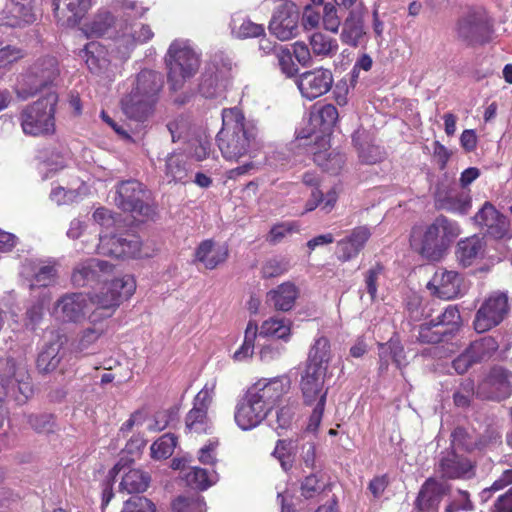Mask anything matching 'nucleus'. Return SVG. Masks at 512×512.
<instances>
[{
	"label": "nucleus",
	"mask_w": 512,
	"mask_h": 512,
	"mask_svg": "<svg viewBox=\"0 0 512 512\" xmlns=\"http://www.w3.org/2000/svg\"><path fill=\"white\" fill-rule=\"evenodd\" d=\"M333 74L329 69L317 68L304 72L297 80V86L308 100H314L326 94L332 87Z\"/></svg>",
	"instance_id": "18"
},
{
	"label": "nucleus",
	"mask_w": 512,
	"mask_h": 512,
	"mask_svg": "<svg viewBox=\"0 0 512 512\" xmlns=\"http://www.w3.org/2000/svg\"><path fill=\"white\" fill-rule=\"evenodd\" d=\"M276 59L281 71L288 77L298 72V67L293 61V54L288 47L280 46L276 50Z\"/></svg>",
	"instance_id": "64"
},
{
	"label": "nucleus",
	"mask_w": 512,
	"mask_h": 512,
	"mask_svg": "<svg viewBox=\"0 0 512 512\" xmlns=\"http://www.w3.org/2000/svg\"><path fill=\"white\" fill-rule=\"evenodd\" d=\"M116 11L118 13V19H115L114 16L108 12H100L96 15L90 25L91 33L96 36H103L109 34V30L113 27L116 34L121 37V30L119 26V22L122 20V1H120L116 6Z\"/></svg>",
	"instance_id": "42"
},
{
	"label": "nucleus",
	"mask_w": 512,
	"mask_h": 512,
	"mask_svg": "<svg viewBox=\"0 0 512 512\" xmlns=\"http://www.w3.org/2000/svg\"><path fill=\"white\" fill-rule=\"evenodd\" d=\"M379 358L381 371L388 368V359L391 358L398 368L405 365L404 348L398 340L390 339L387 343L379 344Z\"/></svg>",
	"instance_id": "46"
},
{
	"label": "nucleus",
	"mask_w": 512,
	"mask_h": 512,
	"mask_svg": "<svg viewBox=\"0 0 512 512\" xmlns=\"http://www.w3.org/2000/svg\"><path fill=\"white\" fill-rule=\"evenodd\" d=\"M473 220L480 227L486 228L487 233L495 239L504 238L509 230L507 218L488 201L475 214Z\"/></svg>",
	"instance_id": "27"
},
{
	"label": "nucleus",
	"mask_w": 512,
	"mask_h": 512,
	"mask_svg": "<svg viewBox=\"0 0 512 512\" xmlns=\"http://www.w3.org/2000/svg\"><path fill=\"white\" fill-rule=\"evenodd\" d=\"M258 128L253 120L245 118L238 108L222 111V128L217 134V144L223 157L229 161H238L260 146Z\"/></svg>",
	"instance_id": "1"
},
{
	"label": "nucleus",
	"mask_w": 512,
	"mask_h": 512,
	"mask_svg": "<svg viewBox=\"0 0 512 512\" xmlns=\"http://www.w3.org/2000/svg\"><path fill=\"white\" fill-rule=\"evenodd\" d=\"M371 234V230L368 226H358L354 228L349 235L338 241V259L342 262H346L357 257L371 237Z\"/></svg>",
	"instance_id": "31"
},
{
	"label": "nucleus",
	"mask_w": 512,
	"mask_h": 512,
	"mask_svg": "<svg viewBox=\"0 0 512 512\" xmlns=\"http://www.w3.org/2000/svg\"><path fill=\"white\" fill-rule=\"evenodd\" d=\"M332 359L331 344L324 335H318L310 347L306 365H315L319 368H326Z\"/></svg>",
	"instance_id": "40"
},
{
	"label": "nucleus",
	"mask_w": 512,
	"mask_h": 512,
	"mask_svg": "<svg viewBox=\"0 0 512 512\" xmlns=\"http://www.w3.org/2000/svg\"><path fill=\"white\" fill-rule=\"evenodd\" d=\"M269 411L264 404L259 403L252 394L247 391L235 408L234 419L237 426L244 430L257 427L268 415Z\"/></svg>",
	"instance_id": "21"
},
{
	"label": "nucleus",
	"mask_w": 512,
	"mask_h": 512,
	"mask_svg": "<svg viewBox=\"0 0 512 512\" xmlns=\"http://www.w3.org/2000/svg\"><path fill=\"white\" fill-rule=\"evenodd\" d=\"M289 261L284 257H273L266 260L261 268L263 278H274L281 276L289 270Z\"/></svg>",
	"instance_id": "61"
},
{
	"label": "nucleus",
	"mask_w": 512,
	"mask_h": 512,
	"mask_svg": "<svg viewBox=\"0 0 512 512\" xmlns=\"http://www.w3.org/2000/svg\"><path fill=\"white\" fill-rule=\"evenodd\" d=\"M24 273H31L30 289L33 291L36 288H47L56 283L57 269L55 263H35L29 261L24 264Z\"/></svg>",
	"instance_id": "34"
},
{
	"label": "nucleus",
	"mask_w": 512,
	"mask_h": 512,
	"mask_svg": "<svg viewBox=\"0 0 512 512\" xmlns=\"http://www.w3.org/2000/svg\"><path fill=\"white\" fill-rule=\"evenodd\" d=\"M326 368L315 365H306L300 379V389L306 405L315 402H326L327 388H325Z\"/></svg>",
	"instance_id": "17"
},
{
	"label": "nucleus",
	"mask_w": 512,
	"mask_h": 512,
	"mask_svg": "<svg viewBox=\"0 0 512 512\" xmlns=\"http://www.w3.org/2000/svg\"><path fill=\"white\" fill-rule=\"evenodd\" d=\"M173 512H206V503L200 495L179 496L172 502Z\"/></svg>",
	"instance_id": "55"
},
{
	"label": "nucleus",
	"mask_w": 512,
	"mask_h": 512,
	"mask_svg": "<svg viewBox=\"0 0 512 512\" xmlns=\"http://www.w3.org/2000/svg\"><path fill=\"white\" fill-rule=\"evenodd\" d=\"M33 0H8L0 13V24L9 27H21L36 20Z\"/></svg>",
	"instance_id": "28"
},
{
	"label": "nucleus",
	"mask_w": 512,
	"mask_h": 512,
	"mask_svg": "<svg viewBox=\"0 0 512 512\" xmlns=\"http://www.w3.org/2000/svg\"><path fill=\"white\" fill-rule=\"evenodd\" d=\"M512 394V372L493 367L478 384L476 395L482 399L503 400Z\"/></svg>",
	"instance_id": "11"
},
{
	"label": "nucleus",
	"mask_w": 512,
	"mask_h": 512,
	"mask_svg": "<svg viewBox=\"0 0 512 512\" xmlns=\"http://www.w3.org/2000/svg\"><path fill=\"white\" fill-rule=\"evenodd\" d=\"M472 204L468 192L458 191L453 187L439 186L435 192V206L438 209L466 214Z\"/></svg>",
	"instance_id": "30"
},
{
	"label": "nucleus",
	"mask_w": 512,
	"mask_h": 512,
	"mask_svg": "<svg viewBox=\"0 0 512 512\" xmlns=\"http://www.w3.org/2000/svg\"><path fill=\"white\" fill-rule=\"evenodd\" d=\"M366 11L351 9L342 21L339 38L343 45L351 48H365L368 42V31L365 25Z\"/></svg>",
	"instance_id": "16"
},
{
	"label": "nucleus",
	"mask_w": 512,
	"mask_h": 512,
	"mask_svg": "<svg viewBox=\"0 0 512 512\" xmlns=\"http://www.w3.org/2000/svg\"><path fill=\"white\" fill-rule=\"evenodd\" d=\"M310 46L313 54L321 57H331L338 51L336 39L321 32H315L310 37Z\"/></svg>",
	"instance_id": "48"
},
{
	"label": "nucleus",
	"mask_w": 512,
	"mask_h": 512,
	"mask_svg": "<svg viewBox=\"0 0 512 512\" xmlns=\"http://www.w3.org/2000/svg\"><path fill=\"white\" fill-rule=\"evenodd\" d=\"M384 274V266L381 263H375L364 273V283L367 293L371 301H374L377 296L378 283Z\"/></svg>",
	"instance_id": "59"
},
{
	"label": "nucleus",
	"mask_w": 512,
	"mask_h": 512,
	"mask_svg": "<svg viewBox=\"0 0 512 512\" xmlns=\"http://www.w3.org/2000/svg\"><path fill=\"white\" fill-rule=\"evenodd\" d=\"M113 270L114 265L109 261L90 258L75 266L71 280L77 287L92 286L100 282H107Z\"/></svg>",
	"instance_id": "14"
},
{
	"label": "nucleus",
	"mask_w": 512,
	"mask_h": 512,
	"mask_svg": "<svg viewBox=\"0 0 512 512\" xmlns=\"http://www.w3.org/2000/svg\"><path fill=\"white\" fill-rule=\"evenodd\" d=\"M410 245L424 258L431 261L440 260L447 249L434 222L424 231L420 227H414L410 235Z\"/></svg>",
	"instance_id": "10"
},
{
	"label": "nucleus",
	"mask_w": 512,
	"mask_h": 512,
	"mask_svg": "<svg viewBox=\"0 0 512 512\" xmlns=\"http://www.w3.org/2000/svg\"><path fill=\"white\" fill-rule=\"evenodd\" d=\"M300 11L296 4L285 2L274 12L269 23L270 32L281 41L296 37L300 31Z\"/></svg>",
	"instance_id": "12"
},
{
	"label": "nucleus",
	"mask_w": 512,
	"mask_h": 512,
	"mask_svg": "<svg viewBox=\"0 0 512 512\" xmlns=\"http://www.w3.org/2000/svg\"><path fill=\"white\" fill-rule=\"evenodd\" d=\"M81 57L85 60L87 67L93 73H100L109 64L107 51L99 42H89L82 50Z\"/></svg>",
	"instance_id": "41"
},
{
	"label": "nucleus",
	"mask_w": 512,
	"mask_h": 512,
	"mask_svg": "<svg viewBox=\"0 0 512 512\" xmlns=\"http://www.w3.org/2000/svg\"><path fill=\"white\" fill-rule=\"evenodd\" d=\"M445 336H447V330L437 326V324L431 320L419 326L417 340L421 343L437 344L441 342Z\"/></svg>",
	"instance_id": "52"
},
{
	"label": "nucleus",
	"mask_w": 512,
	"mask_h": 512,
	"mask_svg": "<svg viewBox=\"0 0 512 512\" xmlns=\"http://www.w3.org/2000/svg\"><path fill=\"white\" fill-rule=\"evenodd\" d=\"M33 389L27 367L14 359H7L5 367L0 371V402L6 398L18 404L25 403L32 395Z\"/></svg>",
	"instance_id": "5"
},
{
	"label": "nucleus",
	"mask_w": 512,
	"mask_h": 512,
	"mask_svg": "<svg viewBox=\"0 0 512 512\" xmlns=\"http://www.w3.org/2000/svg\"><path fill=\"white\" fill-rule=\"evenodd\" d=\"M216 389V380L208 381L204 387L196 394L193 400V407L207 411L211 406Z\"/></svg>",
	"instance_id": "63"
},
{
	"label": "nucleus",
	"mask_w": 512,
	"mask_h": 512,
	"mask_svg": "<svg viewBox=\"0 0 512 512\" xmlns=\"http://www.w3.org/2000/svg\"><path fill=\"white\" fill-rule=\"evenodd\" d=\"M100 317H105V312L96 308L89 318L93 325L84 329L79 336L75 346V350L77 352L83 354H92L95 352L98 340L107 331V328L103 323H97Z\"/></svg>",
	"instance_id": "33"
},
{
	"label": "nucleus",
	"mask_w": 512,
	"mask_h": 512,
	"mask_svg": "<svg viewBox=\"0 0 512 512\" xmlns=\"http://www.w3.org/2000/svg\"><path fill=\"white\" fill-rule=\"evenodd\" d=\"M188 172L189 167L185 155L172 153L167 156L164 173L168 182L184 183L188 178Z\"/></svg>",
	"instance_id": "43"
},
{
	"label": "nucleus",
	"mask_w": 512,
	"mask_h": 512,
	"mask_svg": "<svg viewBox=\"0 0 512 512\" xmlns=\"http://www.w3.org/2000/svg\"><path fill=\"white\" fill-rule=\"evenodd\" d=\"M185 481L188 486L198 490H206L215 483L213 476L199 467H191L185 474Z\"/></svg>",
	"instance_id": "53"
},
{
	"label": "nucleus",
	"mask_w": 512,
	"mask_h": 512,
	"mask_svg": "<svg viewBox=\"0 0 512 512\" xmlns=\"http://www.w3.org/2000/svg\"><path fill=\"white\" fill-rule=\"evenodd\" d=\"M164 60L169 87L173 91H178L198 72L201 53L189 40L176 39L169 45Z\"/></svg>",
	"instance_id": "2"
},
{
	"label": "nucleus",
	"mask_w": 512,
	"mask_h": 512,
	"mask_svg": "<svg viewBox=\"0 0 512 512\" xmlns=\"http://www.w3.org/2000/svg\"><path fill=\"white\" fill-rule=\"evenodd\" d=\"M427 287L441 299L450 300L463 294V278L456 271L440 268L436 270Z\"/></svg>",
	"instance_id": "24"
},
{
	"label": "nucleus",
	"mask_w": 512,
	"mask_h": 512,
	"mask_svg": "<svg viewBox=\"0 0 512 512\" xmlns=\"http://www.w3.org/2000/svg\"><path fill=\"white\" fill-rule=\"evenodd\" d=\"M493 24L485 10H471L456 24L457 37L468 45H478L490 40Z\"/></svg>",
	"instance_id": "7"
},
{
	"label": "nucleus",
	"mask_w": 512,
	"mask_h": 512,
	"mask_svg": "<svg viewBox=\"0 0 512 512\" xmlns=\"http://www.w3.org/2000/svg\"><path fill=\"white\" fill-rule=\"evenodd\" d=\"M177 444V439L172 434H164L151 445V456L154 459H166L170 457Z\"/></svg>",
	"instance_id": "56"
},
{
	"label": "nucleus",
	"mask_w": 512,
	"mask_h": 512,
	"mask_svg": "<svg viewBox=\"0 0 512 512\" xmlns=\"http://www.w3.org/2000/svg\"><path fill=\"white\" fill-rule=\"evenodd\" d=\"M231 29L232 33L240 39L260 37L265 33L263 25L242 17H234L232 19Z\"/></svg>",
	"instance_id": "49"
},
{
	"label": "nucleus",
	"mask_w": 512,
	"mask_h": 512,
	"mask_svg": "<svg viewBox=\"0 0 512 512\" xmlns=\"http://www.w3.org/2000/svg\"><path fill=\"white\" fill-rule=\"evenodd\" d=\"M337 108L332 104H326L317 111L312 112L309 119V128L307 133L302 130L298 132V138L313 137L315 141L321 139L325 141V137L329 135L338 121Z\"/></svg>",
	"instance_id": "20"
},
{
	"label": "nucleus",
	"mask_w": 512,
	"mask_h": 512,
	"mask_svg": "<svg viewBox=\"0 0 512 512\" xmlns=\"http://www.w3.org/2000/svg\"><path fill=\"white\" fill-rule=\"evenodd\" d=\"M141 241L134 234L99 235L97 252L115 258H135L140 256Z\"/></svg>",
	"instance_id": "13"
},
{
	"label": "nucleus",
	"mask_w": 512,
	"mask_h": 512,
	"mask_svg": "<svg viewBox=\"0 0 512 512\" xmlns=\"http://www.w3.org/2000/svg\"><path fill=\"white\" fill-rule=\"evenodd\" d=\"M116 194L115 203L121 210L138 215L149 214L150 207L145 203L147 192L140 182L123 181L118 186Z\"/></svg>",
	"instance_id": "15"
},
{
	"label": "nucleus",
	"mask_w": 512,
	"mask_h": 512,
	"mask_svg": "<svg viewBox=\"0 0 512 512\" xmlns=\"http://www.w3.org/2000/svg\"><path fill=\"white\" fill-rule=\"evenodd\" d=\"M437 471L447 479H469L474 475V465L462 455L455 452L442 453Z\"/></svg>",
	"instance_id": "29"
},
{
	"label": "nucleus",
	"mask_w": 512,
	"mask_h": 512,
	"mask_svg": "<svg viewBox=\"0 0 512 512\" xmlns=\"http://www.w3.org/2000/svg\"><path fill=\"white\" fill-rule=\"evenodd\" d=\"M484 247V239L476 235L459 241L456 256L460 265L463 267L471 266L475 260L483 256Z\"/></svg>",
	"instance_id": "38"
},
{
	"label": "nucleus",
	"mask_w": 512,
	"mask_h": 512,
	"mask_svg": "<svg viewBox=\"0 0 512 512\" xmlns=\"http://www.w3.org/2000/svg\"><path fill=\"white\" fill-rule=\"evenodd\" d=\"M163 76L153 70H142L136 78V84L131 92L156 104L163 88Z\"/></svg>",
	"instance_id": "32"
},
{
	"label": "nucleus",
	"mask_w": 512,
	"mask_h": 512,
	"mask_svg": "<svg viewBox=\"0 0 512 512\" xmlns=\"http://www.w3.org/2000/svg\"><path fill=\"white\" fill-rule=\"evenodd\" d=\"M60 75L58 60L53 56H43L21 74L15 86V93L21 100L35 96L42 89L52 86Z\"/></svg>",
	"instance_id": "4"
},
{
	"label": "nucleus",
	"mask_w": 512,
	"mask_h": 512,
	"mask_svg": "<svg viewBox=\"0 0 512 512\" xmlns=\"http://www.w3.org/2000/svg\"><path fill=\"white\" fill-rule=\"evenodd\" d=\"M448 490L447 484L435 478H428L418 492L414 510L416 512H437L439 504Z\"/></svg>",
	"instance_id": "26"
},
{
	"label": "nucleus",
	"mask_w": 512,
	"mask_h": 512,
	"mask_svg": "<svg viewBox=\"0 0 512 512\" xmlns=\"http://www.w3.org/2000/svg\"><path fill=\"white\" fill-rule=\"evenodd\" d=\"M289 388L290 382L287 377H276L270 380H259L248 391L270 411L288 392Z\"/></svg>",
	"instance_id": "19"
},
{
	"label": "nucleus",
	"mask_w": 512,
	"mask_h": 512,
	"mask_svg": "<svg viewBox=\"0 0 512 512\" xmlns=\"http://www.w3.org/2000/svg\"><path fill=\"white\" fill-rule=\"evenodd\" d=\"M434 224L444 240L446 247L461 233L459 225L444 216L436 218Z\"/></svg>",
	"instance_id": "60"
},
{
	"label": "nucleus",
	"mask_w": 512,
	"mask_h": 512,
	"mask_svg": "<svg viewBox=\"0 0 512 512\" xmlns=\"http://www.w3.org/2000/svg\"><path fill=\"white\" fill-rule=\"evenodd\" d=\"M54 14L59 21L77 23L91 6V0H54Z\"/></svg>",
	"instance_id": "37"
},
{
	"label": "nucleus",
	"mask_w": 512,
	"mask_h": 512,
	"mask_svg": "<svg viewBox=\"0 0 512 512\" xmlns=\"http://www.w3.org/2000/svg\"><path fill=\"white\" fill-rule=\"evenodd\" d=\"M292 322L286 318L271 317L265 320L258 332L261 337H276L288 342L291 337Z\"/></svg>",
	"instance_id": "44"
},
{
	"label": "nucleus",
	"mask_w": 512,
	"mask_h": 512,
	"mask_svg": "<svg viewBox=\"0 0 512 512\" xmlns=\"http://www.w3.org/2000/svg\"><path fill=\"white\" fill-rule=\"evenodd\" d=\"M432 320L437 326L447 330V335H449L460 324L461 316L456 306L448 305L440 315Z\"/></svg>",
	"instance_id": "57"
},
{
	"label": "nucleus",
	"mask_w": 512,
	"mask_h": 512,
	"mask_svg": "<svg viewBox=\"0 0 512 512\" xmlns=\"http://www.w3.org/2000/svg\"><path fill=\"white\" fill-rule=\"evenodd\" d=\"M228 256V249L222 245H215L211 240L203 241L195 252L196 260L205 268L214 269L224 262Z\"/></svg>",
	"instance_id": "39"
},
{
	"label": "nucleus",
	"mask_w": 512,
	"mask_h": 512,
	"mask_svg": "<svg viewBox=\"0 0 512 512\" xmlns=\"http://www.w3.org/2000/svg\"><path fill=\"white\" fill-rule=\"evenodd\" d=\"M105 283L102 290L96 293L91 301L98 310L105 312V317L108 318L123 301L128 300L134 294L136 281L132 275L125 274Z\"/></svg>",
	"instance_id": "6"
},
{
	"label": "nucleus",
	"mask_w": 512,
	"mask_h": 512,
	"mask_svg": "<svg viewBox=\"0 0 512 512\" xmlns=\"http://www.w3.org/2000/svg\"><path fill=\"white\" fill-rule=\"evenodd\" d=\"M299 291L292 282H284L266 294V303L279 311L291 310L298 298Z\"/></svg>",
	"instance_id": "36"
},
{
	"label": "nucleus",
	"mask_w": 512,
	"mask_h": 512,
	"mask_svg": "<svg viewBox=\"0 0 512 512\" xmlns=\"http://www.w3.org/2000/svg\"><path fill=\"white\" fill-rule=\"evenodd\" d=\"M321 21L325 30L334 34L339 32L342 22L334 4L326 3L323 5Z\"/></svg>",
	"instance_id": "62"
},
{
	"label": "nucleus",
	"mask_w": 512,
	"mask_h": 512,
	"mask_svg": "<svg viewBox=\"0 0 512 512\" xmlns=\"http://www.w3.org/2000/svg\"><path fill=\"white\" fill-rule=\"evenodd\" d=\"M258 335V325L255 321L250 320L244 333V341L242 345L234 352L232 358L236 362H244L249 360L254 354L255 340Z\"/></svg>",
	"instance_id": "47"
},
{
	"label": "nucleus",
	"mask_w": 512,
	"mask_h": 512,
	"mask_svg": "<svg viewBox=\"0 0 512 512\" xmlns=\"http://www.w3.org/2000/svg\"><path fill=\"white\" fill-rule=\"evenodd\" d=\"M230 78V69L225 65L210 62L206 65L199 83V92L205 98H216L223 94Z\"/></svg>",
	"instance_id": "23"
},
{
	"label": "nucleus",
	"mask_w": 512,
	"mask_h": 512,
	"mask_svg": "<svg viewBox=\"0 0 512 512\" xmlns=\"http://www.w3.org/2000/svg\"><path fill=\"white\" fill-rule=\"evenodd\" d=\"M151 482L148 472L141 469H130L122 477L120 489L127 493H142L147 490Z\"/></svg>",
	"instance_id": "45"
},
{
	"label": "nucleus",
	"mask_w": 512,
	"mask_h": 512,
	"mask_svg": "<svg viewBox=\"0 0 512 512\" xmlns=\"http://www.w3.org/2000/svg\"><path fill=\"white\" fill-rule=\"evenodd\" d=\"M68 355L65 337L56 334L40 350L36 362L37 369L41 373H51L61 367Z\"/></svg>",
	"instance_id": "22"
},
{
	"label": "nucleus",
	"mask_w": 512,
	"mask_h": 512,
	"mask_svg": "<svg viewBox=\"0 0 512 512\" xmlns=\"http://www.w3.org/2000/svg\"><path fill=\"white\" fill-rule=\"evenodd\" d=\"M155 105L133 92H130L121 101L122 111L126 117L139 123H144L149 119L154 112Z\"/></svg>",
	"instance_id": "35"
},
{
	"label": "nucleus",
	"mask_w": 512,
	"mask_h": 512,
	"mask_svg": "<svg viewBox=\"0 0 512 512\" xmlns=\"http://www.w3.org/2000/svg\"><path fill=\"white\" fill-rule=\"evenodd\" d=\"M298 441L278 440L273 455L279 460L284 471H289L293 466V449H298Z\"/></svg>",
	"instance_id": "54"
},
{
	"label": "nucleus",
	"mask_w": 512,
	"mask_h": 512,
	"mask_svg": "<svg viewBox=\"0 0 512 512\" xmlns=\"http://www.w3.org/2000/svg\"><path fill=\"white\" fill-rule=\"evenodd\" d=\"M28 425L37 433L49 434L54 431L55 421L51 414L39 413L26 416Z\"/></svg>",
	"instance_id": "58"
},
{
	"label": "nucleus",
	"mask_w": 512,
	"mask_h": 512,
	"mask_svg": "<svg viewBox=\"0 0 512 512\" xmlns=\"http://www.w3.org/2000/svg\"><path fill=\"white\" fill-rule=\"evenodd\" d=\"M497 341L490 336L476 340L467 348L475 363L490 358L498 349Z\"/></svg>",
	"instance_id": "50"
},
{
	"label": "nucleus",
	"mask_w": 512,
	"mask_h": 512,
	"mask_svg": "<svg viewBox=\"0 0 512 512\" xmlns=\"http://www.w3.org/2000/svg\"><path fill=\"white\" fill-rule=\"evenodd\" d=\"M185 427L191 433H207L211 427L207 411L192 407L186 415Z\"/></svg>",
	"instance_id": "51"
},
{
	"label": "nucleus",
	"mask_w": 512,
	"mask_h": 512,
	"mask_svg": "<svg viewBox=\"0 0 512 512\" xmlns=\"http://www.w3.org/2000/svg\"><path fill=\"white\" fill-rule=\"evenodd\" d=\"M58 95L49 92L34 103L25 106L20 112L22 131L30 136H48L55 132V110Z\"/></svg>",
	"instance_id": "3"
},
{
	"label": "nucleus",
	"mask_w": 512,
	"mask_h": 512,
	"mask_svg": "<svg viewBox=\"0 0 512 512\" xmlns=\"http://www.w3.org/2000/svg\"><path fill=\"white\" fill-rule=\"evenodd\" d=\"M147 8L134 1L122 0V20L119 22L121 38L130 40L135 44H142L151 40L154 33L149 25L137 24L136 20L142 18Z\"/></svg>",
	"instance_id": "8"
},
{
	"label": "nucleus",
	"mask_w": 512,
	"mask_h": 512,
	"mask_svg": "<svg viewBox=\"0 0 512 512\" xmlns=\"http://www.w3.org/2000/svg\"><path fill=\"white\" fill-rule=\"evenodd\" d=\"M508 296L503 292H494L481 304L473 321L477 333H484L499 325L508 314Z\"/></svg>",
	"instance_id": "9"
},
{
	"label": "nucleus",
	"mask_w": 512,
	"mask_h": 512,
	"mask_svg": "<svg viewBox=\"0 0 512 512\" xmlns=\"http://www.w3.org/2000/svg\"><path fill=\"white\" fill-rule=\"evenodd\" d=\"M87 297L82 293H68L57 300L55 316L63 322L78 323L85 319Z\"/></svg>",
	"instance_id": "25"
}]
</instances>
